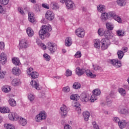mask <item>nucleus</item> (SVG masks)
<instances>
[{"instance_id":"423d86ee","label":"nucleus","mask_w":129,"mask_h":129,"mask_svg":"<svg viewBox=\"0 0 129 129\" xmlns=\"http://www.w3.org/2000/svg\"><path fill=\"white\" fill-rule=\"evenodd\" d=\"M109 63L116 68H119L120 67H121V61L117 58L110 59L109 60Z\"/></svg>"},{"instance_id":"bb28decb","label":"nucleus","mask_w":129,"mask_h":129,"mask_svg":"<svg viewBox=\"0 0 129 129\" xmlns=\"http://www.w3.org/2000/svg\"><path fill=\"white\" fill-rule=\"evenodd\" d=\"M12 62L16 66H19V65H21V62H20L19 58L13 57L12 58Z\"/></svg>"},{"instance_id":"f8f14e48","label":"nucleus","mask_w":129,"mask_h":129,"mask_svg":"<svg viewBox=\"0 0 129 129\" xmlns=\"http://www.w3.org/2000/svg\"><path fill=\"white\" fill-rule=\"evenodd\" d=\"M109 15L112 18H113L115 21H117L118 23H121V19L118 16L116 15L115 12H109Z\"/></svg>"},{"instance_id":"9b49d317","label":"nucleus","mask_w":129,"mask_h":129,"mask_svg":"<svg viewBox=\"0 0 129 129\" xmlns=\"http://www.w3.org/2000/svg\"><path fill=\"white\" fill-rule=\"evenodd\" d=\"M98 34L99 36H104L105 37H107L110 35V32L109 30L104 31L103 29L100 28L98 31Z\"/></svg>"},{"instance_id":"5fc2aeb1","label":"nucleus","mask_w":129,"mask_h":129,"mask_svg":"<svg viewBox=\"0 0 129 129\" xmlns=\"http://www.w3.org/2000/svg\"><path fill=\"white\" fill-rule=\"evenodd\" d=\"M7 73L3 71H0V79L5 78V76Z\"/></svg>"},{"instance_id":"0e129e2a","label":"nucleus","mask_w":129,"mask_h":129,"mask_svg":"<svg viewBox=\"0 0 129 129\" xmlns=\"http://www.w3.org/2000/svg\"><path fill=\"white\" fill-rule=\"evenodd\" d=\"M42 8H44V9H46L47 10H49V5H48V4H42Z\"/></svg>"},{"instance_id":"ddd939ff","label":"nucleus","mask_w":129,"mask_h":129,"mask_svg":"<svg viewBox=\"0 0 129 129\" xmlns=\"http://www.w3.org/2000/svg\"><path fill=\"white\" fill-rule=\"evenodd\" d=\"M80 98L82 102H87L89 101V97L85 93H82L80 96Z\"/></svg>"},{"instance_id":"c85d7f7f","label":"nucleus","mask_w":129,"mask_h":129,"mask_svg":"<svg viewBox=\"0 0 129 129\" xmlns=\"http://www.w3.org/2000/svg\"><path fill=\"white\" fill-rule=\"evenodd\" d=\"M50 8L52 10H58L59 9V6H58V4L56 2H51L50 4Z\"/></svg>"},{"instance_id":"cd10ccee","label":"nucleus","mask_w":129,"mask_h":129,"mask_svg":"<svg viewBox=\"0 0 129 129\" xmlns=\"http://www.w3.org/2000/svg\"><path fill=\"white\" fill-rule=\"evenodd\" d=\"M36 43L37 45H38V46H40V47H41L42 50H46V49H47V46L44 43L41 42V41H40V40H37L36 41Z\"/></svg>"},{"instance_id":"37998d69","label":"nucleus","mask_w":129,"mask_h":129,"mask_svg":"<svg viewBox=\"0 0 129 129\" xmlns=\"http://www.w3.org/2000/svg\"><path fill=\"white\" fill-rule=\"evenodd\" d=\"M117 36L118 37H123L124 36V31L123 30H117L116 31Z\"/></svg>"},{"instance_id":"b1692460","label":"nucleus","mask_w":129,"mask_h":129,"mask_svg":"<svg viewBox=\"0 0 129 129\" xmlns=\"http://www.w3.org/2000/svg\"><path fill=\"white\" fill-rule=\"evenodd\" d=\"M28 20L30 23H34L35 20L34 17V13L32 12H29L28 13Z\"/></svg>"},{"instance_id":"f704fd0d","label":"nucleus","mask_w":129,"mask_h":129,"mask_svg":"<svg viewBox=\"0 0 129 129\" xmlns=\"http://www.w3.org/2000/svg\"><path fill=\"white\" fill-rule=\"evenodd\" d=\"M74 106L76 107V109L77 111H78V113H81V108H80V104L78 102L75 103Z\"/></svg>"},{"instance_id":"e2e57ef3","label":"nucleus","mask_w":129,"mask_h":129,"mask_svg":"<svg viewBox=\"0 0 129 129\" xmlns=\"http://www.w3.org/2000/svg\"><path fill=\"white\" fill-rule=\"evenodd\" d=\"M0 49L1 50L5 49V43L4 42H0Z\"/></svg>"},{"instance_id":"1a4fd4ad","label":"nucleus","mask_w":129,"mask_h":129,"mask_svg":"<svg viewBox=\"0 0 129 129\" xmlns=\"http://www.w3.org/2000/svg\"><path fill=\"white\" fill-rule=\"evenodd\" d=\"M55 18V14L53 12L50 11H48L45 14V18L48 21H53Z\"/></svg>"},{"instance_id":"49530a36","label":"nucleus","mask_w":129,"mask_h":129,"mask_svg":"<svg viewBox=\"0 0 129 129\" xmlns=\"http://www.w3.org/2000/svg\"><path fill=\"white\" fill-rule=\"evenodd\" d=\"M38 77H39V73L36 72L32 73L31 78H32V79H36V78H38Z\"/></svg>"},{"instance_id":"2f4dec72","label":"nucleus","mask_w":129,"mask_h":129,"mask_svg":"<svg viewBox=\"0 0 129 129\" xmlns=\"http://www.w3.org/2000/svg\"><path fill=\"white\" fill-rule=\"evenodd\" d=\"M86 75L88 77H90L91 78H95V77H96V75L92 74L91 72H90V70H87L85 71Z\"/></svg>"},{"instance_id":"72a5a7b5","label":"nucleus","mask_w":129,"mask_h":129,"mask_svg":"<svg viewBox=\"0 0 129 129\" xmlns=\"http://www.w3.org/2000/svg\"><path fill=\"white\" fill-rule=\"evenodd\" d=\"M97 10L100 13H103L105 11V6L102 5H99L97 7Z\"/></svg>"},{"instance_id":"4d7b16f0","label":"nucleus","mask_w":129,"mask_h":129,"mask_svg":"<svg viewBox=\"0 0 129 129\" xmlns=\"http://www.w3.org/2000/svg\"><path fill=\"white\" fill-rule=\"evenodd\" d=\"M34 69L32 68H30L27 70V74L28 75H32V73H33Z\"/></svg>"},{"instance_id":"e433bc0d","label":"nucleus","mask_w":129,"mask_h":129,"mask_svg":"<svg viewBox=\"0 0 129 129\" xmlns=\"http://www.w3.org/2000/svg\"><path fill=\"white\" fill-rule=\"evenodd\" d=\"M117 4L120 7H123V6H125L126 2L125 0H117Z\"/></svg>"},{"instance_id":"6e6552de","label":"nucleus","mask_w":129,"mask_h":129,"mask_svg":"<svg viewBox=\"0 0 129 129\" xmlns=\"http://www.w3.org/2000/svg\"><path fill=\"white\" fill-rule=\"evenodd\" d=\"M75 34L79 38H83L85 35V31L83 28H79L76 30Z\"/></svg>"},{"instance_id":"2eb2a0df","label":"nucleus","mask_w":129,"mask_h":129,"mask_svg":"<svg viewBox=\"0 0 129 129\" xmlns=\"http://www.w3.org/2000/svg\"><path fill=\"white\" fill-rule=\"evenodd\" d=\"M12 72L13 74L14 75H16V76H19L21 74V70L18 67H14L12 69Z\"/></svg>"},{"instance_id":"aec40b11","label":"nucleus","mask_w":129,"mask_h":129,"mask_svg":"<svg viewBox=\"0 0 129 129\" xmlns=\"http://www.w3.org/2000/svg\"><path fill=\"white\" fill-rule=\"evenodd\" d=\"M26 33L29 37H32L34 35V30L31 28V27H28L26 29Z\"/></svg>"},{"instance_id":"f3484780","label":"nucleus","mask_w":129,"mask_h":129,"mask_svg":"<svg viewBox=\"0 0 129 129\" xmlns=\"http://www.w3.org/2000/svg\"><path fill=\"white\" fill-rule=\"evenodd\" d=\"M66 5L67 9L69 10L70 9H73V7H74V3H73V2L71 0H68L66 2Z\"/></svg>"},{"instance_id":"412c9836","label":"nucleus","mask_w":129,"mask_h":129,"mask_svg":"<svg viewBox=\"0 0 129 129\" xmlns=\"http://www.w3.org/2000/svg\"><path fill=\"white\" fill-rule=\"evenodd\" d=\"M13 86H19L21 85V80L19 79H14L12 82Z\"/></svg>"},{"instance_id":"a19ab883","label":"nucleus","mask_w":129,"mask_h":129,"mask_svg":"<svg viewBox=\"0 0 129 129\" xmlns=\"http://www.w3.org/2000/svg\"><path fill=\"white\" fill-rule=\"evenodd\" d=\"M101 92L99 89H95L93 91V94L95 95L96 96H98V95H100Z\"/></svg>"},{"instance_id":"dca6fc26","label":"nucleus","mask_w":129,"mask_h":129,"mask_svg":"<svg viewBox=\"0 0 129 129\" xmlns=\"http://www.w3.org/2000/svg\"><path fill=\"white\" fill-rule=\"evenodd\" d=\"M118 112L119 113H121V114H128L129 110L122 108V106H121L119 107Z\"/></svg>"},{"instance_id":"4c0bfd02","label":"nucleus","mask_w":129,"mask_h":129,"mask_svg":"<svg viewBox=\"0 0 129 129\" xmlns=\"http://www.w3.org/2000/svg\"><path fill=\"white\" fill-rule=\"evenodd\" d=\"M79 98L80 96L78 95V94L72 95L70 96V99H71V100H76L77 101Z\"/></svg>"},{"instance_id":"09e8293b","label":"nucleus","mask_w":129,"mask_h":129,"mask_svg":"<svg viewBox=\"0 0 129 129\" xmlns=\"http://www.w3.org/2000/svg\"><path fill=\"white\" fill-rule=\"evenodd\" d=\"M81 85L79 83H75L73 86V88L75 89H78L80 88Z\"/></svg>"},{"instance_id":"de8ad7c7","label":"nucleus","mask_w":129,"mask_h":129,"mask_svg":"<svg viewBox=\"0 0 129 129\" xmlns=\"http://www.w3.org/2000/svg\"><path fill=\"white\" fill-rule=\"evenodd\" d=\"M106 27L108 31H112V30H113V25L110 24L109 23H106Z\"/></svg>"},{"instance_id":"4be33fe9","label":"nucleus","mask_w":129,"mask_h":129,"mask_svg":"<svg viewBox=\"0 0 129 129\" xmlns=\"http://www.w3.org/2000/svg\"><path fill=\"white\" fill-rule=\"evenodd\" d=\"M0 112L1 113H9L10 112V108L8 107H0Z\"/></svg>"},{"instance_id":"f03ea898","label":"nucleus","mask_w":129,"mask_h":129,"mask_svg":"<svg viewBox=\"0 0 129 129\" xmlns=\"http://www.w3.org/2000/svg\"><path fill=\"white\" fill-rule=\"evenodd\" d=\"M47 118V113L44 111H41L35 117V120L37 122H41L42 120H45Z\"/></svg>"},{"instance_id":"393cba45","label":"nucleus","mask_w":129,"mask_h":129,"mask_svg":"<svg viewBox=\"0 0 129 129\" xmlns=\"http://www.w3.org/2000/svg\"><path fill=\"white\" fill-rule=\"evenodd\" d=\"M65 45L67 47H70L72 45V39L71 37H67L66 39Z\"/></svg>"},{"instance_id":"7ed1b4c3","label":"nucleus","mask_w":129,"mask_h":129,"mask_svg":"<svg viewBox=\"0 0 129 129\" xmlns=\"http://www.w3.org/2000/svg\"><path fill=\"white\" fill-rule=\"evenodd\" d=\"M59 113L63 118L67 116V113H68V108L66 105H62L59 109Z\"/></svg>"},{"instance_id":"79ce46f5","label":"nucleus","mask_w":129,"mask_h":129,"mask_svg":"<svg viewBox=\"0 0 129 129\" xmlns=\"http://www.w3.org/2000/svg\"><path fill=\"white\" fill-rule=\"evenodd\" d=\"M117 55L118 59L121 60V59H122V57L124 55V53H123V51L121 50H118L117 52Z\"/></svg>"},{"instance_id":"a211bd4d","label":"nucleus","mask_w":129,"mask_h":129,"mask_svg":"<svg viewBox=\"0 0 129 129\" xmlns=\"http://www.w3.org/2000/svg\"><path fill=\"white\" fill-rule=\"evenodd\" d=\"M85 73V70L80 69V68L78 67L76 69V73L77 75H78V76H81V75H83L84 73Z\"/></svg>"},{"instance_id":"0eeeda50","label":"nucleus","mask_w":129,"mask_h":129,"mask_svg":"<svg viewBox=\"0 0 129 129\" xmlns=\"http://www.w3.org/2000/svg\"><path fill=\"white\" fill-rule=\"evenodd\" d=\"M19 46L21 49H26L29 47V42L25 38L22 39L19 41Z\"/></svg>"},{"instance_id":"864d4df0","label":"nucleus","mask_w":129,"mask_h":129,"mask_svg":"<svg viewBox=\"0 0 129 129\" xmlns=\"http://www.w3.org/2000/svg\"><path fill=\"white\" fill-rule=\"evenodd\" d=\"M81 51H78L75 54V58H81Z\"/></svg>"},{"instance_id":"ea45409f","label":"nucleus","mask_w":129,"mask_h":129,"mask_svg":"<svg viewBox=\"0 0 129 129\" xmlns=\"http://www.w3.org/2000/svg\"><path fill=\"white\" fill-rule=\"evenodd\" d=\"M118 91L119 92V93H120L121 94V95H122V96H124V95H125L126 93V91H125V90L123 88H119L118 89Z\"/></svg>"},{"instance_id":"473e14b6","label":"nucleus","mask_w":129,"mask_h":129,"mask_svg":"<svg viewBox=\"0 0 129 129\" xmlns=\"http://www.w3.org/2000/svg\"><path fill=\"white\" fill-rule=\"evenodd\" d=\"M18 120H19L20 122V124L21 125H26L27 124V120L22 117H19L18 118Z\"/></svg>"},{"instance_id":"052dcab7","label":"nucleus","mask_w":129,"mask_h":129,"mask_svg":"<svg viewBox=\"0 0 129 129\" xmlns=\"http://www.w3.org/2000/svg\"><path fill=\"white\" fill-rule=\"evenodd\" d=\"M18 12H19L20 14L22 15V16H24L25 15V12H24L23 8L21 7L18 8Z\"/></svg>"},{"instance_id":"9d476101","label":"nucleus","mask_w":129,"mask_h":129,"mask_svg":"<svg viewBox=\"0 0 129 129\" xmlns=\"http://www.w3.org/2000/svg\"><path fill=\"white\" fill-rule=\"evenodd\" d=\"M8 117L10 120H18L19 116L14 112H10L8 115Z\"/></svg>"},{"instance_id":"a878e982","label":"nucleus","mask_w":129,"mask_h":129,"mask_svg":"<svg viewBox=\"0 0 129 129\" xmlns=\"http://www.w3.org/2000/svg\"><path fill=\"white\" fill-rule=\"evenodd\" d=\"M83 115L84 120H85V121H88V119H89V117L90 116V113L88 111H85L83 113Z\"/></svg>"},{"instance_id":"bf43d9fd","label":"nucleus","mask_w":129,"mask_h":129,"mask_svg":"<svg viewBox=\"0 0 129 129\" xmlns=\"http://www.w3.org/2000/svg\"><path fill=\"white\" fill-rule=\"evenodd\" d=\"M93 126L94 129H99L98 125L96 124V122L94 121L92 122Z\"/></svg>"},{"instance_id":"6ab92c4d","label":"nucleus","mask_w":129,"mask_h":129,"mask_svg":"<svg viewBox=\"0 0 129 129\" xmlns=\"http://www.w3.org/2000/svg\"><path fill=\"white\" fill-rule=\"evenodd\" d=\"M11 86L9 85L3 86L2 87V90L3 92H5V93H9V92L11 91Z\"/></svg>"},{"instance_id":"4468645a","label":"nucleus","mask_w":129,"mask_h":129,"mask_svg":"<svg viewBox=\"0 0 129 129\" xmlns=\"http://www.w3.org/2000/svg\"><path fill=\"white\" fill-rule=\"evenodd\" d=\"M0 62L3 65H5L7 63V54L6 53L4 52L1 53L0 55Z\"/></svg>"},{"instance_id":"39448f33","label":"nucleus","mask_w":129,"mask_h":129,"mask_svg":"<svg viewBox=\"0 0 129 129\" xmlns=\"http://www.w3.org/2000/svg\"><path fill=\"white\" fill-rule=\"evenodd\" d=\"M48 50L52 53H55V51L57 50V45L53 42H48L47 44Z\"/></svg>"},{"instance_id":"c756f323","label":"nucleus","mask_w":129,"mask_h":129,"mask_svg":"<svg viewBox=\"0 0 129 129\" xmlns=\"http://www.w3.org/2000/svg\"><path fill=\"white\" fill-rule=\"evenodd\" d=\"M94 46L95 48L99 49L100 48V40L99 39H95L94 40Z\"/></svg>"},{"instance_id":"6e6d98bb","label":"nucleus","mask_w":129,"mask_h":129,"mask_svg":"<svg viewBox=\"0 0 129 129\" xmlns=\"http://www.w3.org/2000/svg\"><path fill=\"white\" fill-rule=\"evenodd\" d=\"M28 99L30 101H33L34 99H35V96H34L33 94H30L28 95Z\"/></svg>"},{"instance_id":"69168bd1","label":"nucleus","mask_w":129,"mask_h":129,"mask_svg":"<svg viewBox=\"0 0 129 129\" xmlns=\"http://www.w3.org/2000/svg\"><path fill=\"white\" fill-rule=\"evenodd\" d=\"M113 120L115 121V122H118V123H119L120 120H119V118L115 117L113 118Z\"/></svg>"},{"instance_id":"c9c22d12","label":"nucleus","mask_w":129,"mask_h":129,"mask_svg":"<svg viewBox=\"0 0 129 129\" xmlns=\"http://www.w3.org/2000/svg\"><path fill=\"white\" fill-rule=\"evenodd\" d=\"M125 125H126V122L124 120L120 121L118 123V126L120 128H123L124 127H125Z\"/></svg>"},{"instance_id":"3c124183","label":"nucleus","mask_w":129,"mask_h":129,"mask_svg":"<svg viewBox=\"0 0 129 129\" xmlns=\"http://www.w3.org/2000/svg\"><path fill=\"white\" fill-rule=\"evenodd\" d=\"M96 99H97V97L93 94L91 97V98L90 99V101H91V102H94Z\"/></svg>"},{"instance_id":"a18cd8bd","label":"nucleus","mask_w":129,"mask_h":129,"mask_svg":"<svg viewBox=\"0 0 129 129\" xmlns=\"http://www.w3.org/2000/svg\"><path fill=\"white\" fill-rule=\"evenodd\" d=\"M4 127L6 129H15V126L11 124H5Z\"/></svg>"},{"instance_id":"58836bf2","label":"nucleus","mask_w":129,"mask_h":129,"mask_svg":"<svg viewBox=\"0 0 129 129\" xmlns=\"http://www.w3.org/2000/svg\"><path fill=\"white\" fill-rule=\"evenodd\" d=\"M9 103L11 106H16L17 105V102L14 99H10Z\"/></svg>"},{"instance_id":"20e7f679","label":"nucleus","mask_w":129,"mask_h":129,"mask_svg":"<svg viewBox=\"0 0 129 129\" xmlns=\"http://www.w3.org/2000/svg\"><path fill=\"white\" fill-rule=\"evenodd\" d=\"M101 42L102 44L101 49L103 50H106L110 45V41H109V40L107 39L103 38Z\"/></svg>"},{"instance_id":"5701e85b","label":"nucleus","mask_w":129,"mask_h":129,"mask_svg":"<svg viewBox=\"0 0 129 129\" xmlns=\"http://www.w3.org/2000/svg\"><path fill=\"white\" fill-rule=\"evenodd\" d=\"M32 87L36 88L37 90H40V87H39V83L35 81H32L30 83Z\"/></svg>"},{"instance_id":"c03bdc74","label":"nucleus","mask_w":129,"mask_h":129,"mask_svg":"<svg viewBox=\"0 0 129 129\" xmlns=\"http://www.w3.org/2000/svg\"><path fill=\"white\" fill-rule=\"evenodd\" d=\"M43 57L45 61H47V62H49V61H50V60H51V56H50V55H49V54H47V53H44L43 54Z\"/></svg>"},{"instance_id":"603ef678","label":"nucleus","mask_w":129,"mask_h":129,"mask_svg":"<svg viewBox=\"0 0 129 129\" xmlns=\"http://www.w3.org/2000/svg\"><path fill=\"white\" fill-rule=\"evenodd\" d=\"M10 0H0V3L1 5H3V6H7L8 4H9V2Z\"/></svg>"},{"instance_id":"13d9d810","label":"nucleus","mask_w":129,"mask_h":129,"mask_svg":"<svg viewBox=\"0 0 129 129\" xmlns=\"http://www.w3.org/2000/svg\"><path fill=\"white\" fill-rule=\"evenodd\" d=\"M62 91L63 92H69L70 91V88L69 86L65 87L62 89Z\"/></svg>"},{"instance_id":"8fccbe9b","label":"nucleus","mask_w":129,"mask_h":129,"mask_svg":"<svg viewBox=\"0 0 129 129\" xmlns=\"http://www.w3.org/2000/svg\"><path fill=\"white\" fill-rule=\"evenodd\" d=\"M72 75V71L69 69H67L66 71V76L67 77H69V76H71Z\"/></svg>"},{"instance_id":"f257e3e1","label":"nucleus","mask_w":129,"mask_h":129,"mask_svg":"<svg viewBox=\"0 0 129 129\" xmlns=\"http://www.w3.org/2000/svg\"><path fill=\"white\" fill-rule=\"evenodd\" d=\"M52 31V28L51 26H47L45 25H43L42 26L41 28V30L39 31V35L40 38L42 40H44L45 37L47 36H50V34L49 32Z\"/></svg>"},{"instance_id":"338daca9","label":"nucleus","mask_w":129,"mask_h":129,"mask_svg":"<svg viewBox=\"0 0 129 129\" xmlns=\"http://www.w3.org/2000/svg\"><path fill=\"white\" fill-rule=\"evenodd\" d=\"M64 127V129H72L71 126L69 125V124H66Z\"/></svg>"},{"instance_id":"680f3d73","label":"nucleus","mask_w":129,"mask_h":129,"mask_svg":"<svg viewBox=\"0 0 129 129\" xmlns=\"http://www.w3.org/2000/svg\"><path fill=\"white\" fill-rule=\"evenodd\" d=\"M94 70L97 71L100 69V67L98 66L97 64L93 65Z\"/></svg>"},{"instance_id":"774afa93","label":"nucleus","mask_w":129,"mask_h":129,"mask_svg":"<svg viewBox=\"0 0 129 129\" xmlns=\"http://www.w3.org/2000/svg\"><path fill=\"white\" fill-rule=\"evenodd\" d=\"M122 50L124 52V53H126V52H127V47H122Z\"/></svg>"},{"instance_id":"7c9ffc66","label":"nucleus","mask_w":129,"mask_h":129,"mask_svg":"<svg viewBox=\"0 0 129 129\" xmlns=\"http://www.w3.org/2000/svg\"><path fill=\"white\" fill-rule=\"evenodd\" d=\"M108 18V14L106 13H102L101 15V20L103 22H105V21L107 20Z\"/></svg>"}]
</instances>
